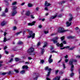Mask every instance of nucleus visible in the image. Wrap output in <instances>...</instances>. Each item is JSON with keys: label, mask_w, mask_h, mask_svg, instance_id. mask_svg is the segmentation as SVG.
Returning a JSON list of instances; mask_svg holds the SVG:
<instances>
[{"label": "nucleus", "mask_w": 80, "mask_h": 80, "mask_svg": "<svg viewBox=\"0 0 80 80\" xmlns=\"http://www.w3.org/2000/svg\"><path fill=\"white\" fill-rule=\"evenodd\" d=\"M41 45V43L40 42H39L37 44V46H39V45Z\"/></svg>", "instance_id": "nucleus-34"}, {"label": "nucleus", "mask_w": 80, "mask_h": 80, "mask_svg": "<svg viewBox=\"0 0 80 80\" xmlns=\"http://www.w3.org/2000/svg\"><path fill=\"white\" fill-rule=\"evenodd\" d=\"M5 12L6 13L8 12V9L7 8H6L5 10Z\"/></svg>", "instance_id": "nucleus-42"}, {"label": "nucleus", "mask_w": 80, "mask_h": 80, "mask_svg": "<svg viewBox=\"0 0 80 80\" xmlns=\"http://www.w3.org/2000/svg\"><path fill=\"white\" fill-rule=\"evenodd\" d=\"M44 33H45V34H47V33H48V31H44Z\"/></svg>", "instance_id": "nucleus-45"}, {"label": "nucleus", "mask_w": 80, "mask_h": 80, "mask_svg": "<svg viewBox=\"0 0 80 80\" xmlns=\"http://www.w3.org/2000/svg\"><path fill=\"white\" fill-rule=\"evenodd\" d=\"M22 69H25V68L27 69L28 68V66L26 65L23 66L22 67Z\"/></svg>", "instance_id": "nucleus-18"}, {"label": "nucleus", "mask_w": 80, "mask_h": 80, "mask_svg": "<svg viewBox=\"0 0 80 80\" xmlns=\"http://www.w3.org/2000/svg\"><path fill=\"white\" fill-rule=\"evenodd\" d=\"M12 5H17V2H13L12 4Z\"/></svg>", "instance_id": "nucleus-27"}, {"label": "nucleus", "mask_w": 80, "mask_h": 80, "mask_svg": "<svg viewBox=\"0 0 80 80\" xmlns=\"http://www.w3.org/2000/svg\"><path fill=\"white\" fill-rule=\"evenodd\" d=\"M59 38L58 37H56L52 39V40L53 41L54 43H57V40Z\"/></svg>", "instance_id": "nucleus-4"}, {"label": "nucleus", "mask_w": 80, "mask_h": 80, "mask_svg": "<svg viewBox=\"0 0 80 80\" xmlns=\"http://www.w3.org/2000/svg\"><path fill=\"white\" fill-rule=\"evenodd\" d=\"M5 52L6 54H8V52L7 51H5Z\"/></svg>", "instance_id": "nucleus-49"}, {"label": "nucleus", "mask_w": 80, "mask_h": 80, "mask_svg": "<svg viewBox=\"0 0 80 80\" xmlns=\"http://www.w3.org/2000/svg\"><path fill=\"white\" fill-rule=\"evenodd\" d=\"M64 57L65 58H68V55H66V56H64Z\"/></svg>", "instance_id": "nucleus-57"}, {"label": "nucleus", "mask_w": 80, "mask_h": 80, "mask_svg": "<svg viewBox=\"0 0 80 80\" xmlns=\"http://www.w3.org/2000/svg\"><path fill=\"white\" fill-rule=\"evenodd\" d=\"M22 33L21 31L16 33L15 34L16 35H20V33Z\"/></svg>", "instance_id": "nucleus-26"}, {"label": "nucleus", "mask_w": 80, "mask_h": 80, "mask_svg": "<svg viewBox=\"0 0 80 80\" xmlns=\"http://www.w3.org/2000/svg\"><path fill=\"white\" fill-rule=\"evenodd\" d=\"M74 38V37H73L72 36H68L67 37V38H68V39H70V38Z\"/></svg>", "instance_id": "nucleus-23"}, {"label": "nucleus", "mask_w": 80, "mask_h": 80, "mask_svg": "<svg viewBox=\"0 0 80 80\" xmlns=\"http://www.w3.org/2000/svg\"><path fill=\"white\" fill-rule=\"evenodd\" d=\"M38 27L39 28H42V25H39L38 26Z\"/></svg>", "instance_id": "nucleus-58"}, {"label": "nucleus", "mask_w": 80, "mask_h": 80, "mask_svg": "<svg viewBox=\"0 0 80 80\" xmlns=\"http://www.w3.org/2000/svg\"><path fill=\"white\" fill-rule=\"evenodd\" d=\"M56 45L58 47H63V43H61V44H60V43L58 42L56 44Z\"/></svg>", "instance_id": "nucleus-8"}, {"label": "nucleus", "mask_w": 80, "mask_h": 80, "mask_svg": "<svg viewBox=\"0 0 80 80\" xmlns=\"http://www.w3.org/2000/svg\"><path fill=\"white\" fill-rule=\"evenodd\" d=\"M52 55H51L48 59V61L49 63H51L53 62V60L52 59Z\"/></svg>", "instance_id": "nucleus-7"}, {"label": "nucleus", "mask_w": 80, "mask_h": 80, "mask_svg": "<svg viewBox=\"0 0 80 80\" xmlns=\"http://www.w3.org/2000/svg\"><path fill=\"white\" fill-rule=\"evenodd\" d=\"M30 11H28L26 13L25 15H26V16H30Z\"/></svg>", "instance_id": "nucleus-16"}, {"label": "nucleus", "mask_w": 80, "mask_h": 80, "mask_svg": "<svg viewBox=\"0 0 80 80\" xmlns=\"http://www.w3.org/2000/svg\"><path fill=\"white\" fill-rule=\"evenodd\" d=\"M50 74V72H48V74L47 75V77H49Z\"/></svg>", "instance_id": "nucleus-37"}, {"label": "nucleus", "mask_w": 80, "mask_h": 80, "mask_svg": "<svg viewBox=\"0 0 80 80\" xmlns=\"http://www.w3.org/2000/svg\"><path fill=\"white\" fill-rule=\"evenodd\" d=\"M61 39L62 41L63 40L65 39V36H63L61 38Z\"/></svg>", "instance_id": "nucleus-30"}, {"label": "nucleus", "mask_w": 80, "mask_h": 80, "mask_svg": "<svg viewBox=\"0 0 80 80\" xmlns=\"http://www.w3.org/2000/svg\"><path fill=\"white\" fill-rule=\"evenodd\" d=\"M70 47H69V46H67V47H64V48H69Z\"/></svg>", "instance_id": "nucleus-46"}, {"label": "nucleus", "mask_w": 80, "mask_h": 80, "mask_svg": "<svg viewBox=\"0 0 80 80\" xmlns=\"http://www.w3.org/2000/svg\"><path fill=\"white\" fill-rule=\"evenodd\" d=\"M14 71L15 72H16L17 73H18L19 72L18 70L17 69H15Z\"/></svg>", "instance_id": "nucleus-31"}, {"label": "nucleus", "mask_w": 80, "mask_h": 80, "mask_svg": "<svg viewBox=\"0 0 80 80\" xmlns=\"http://www.w3.org/2000/svg\"><path fill=\"white\" fill-rule=\"evenodd\" d=\"M36 11H38V10H39V8L38 7L36 8Z\"/></svg>", "instance_id": "nucleus-48"}, {"label": "nucleus", "mask_w": 80, "mask_h": 80, "mask_svg": "<svg viewBox=\"0 0 80 80\" xmlns=\"http://www.w3.org/2000/svg\"><path fill=\"white\" fill-rule=\"evenodd\" d=\"M63 72H60V75H62V74H63Z\"/></svg>", "instance_id": "nucleus-56"}, {"label": "nucleus", "mask_w": 80, "mask_h": 80, "mask_svg": "<svg viewBox=\"0 0 80 80\" xmlns=\"http://www.w3.org/2000/svg\"><path fill=\"white\" fill-rule=\"evenodd\" d=\"M72 24V22H66V24L67 25L66 27H70V25H71V24Z\"/></svg>", "instance_id": "nucleus-9"}, {"label": "nucleus", "mask_w": 80, "mask_h": 80, "mask_svg": "<svg viewBox=\"0 0 80 80\" xmlns=\"http://www.w3.org/2000/svg\"><path fill=\"white\" fill-rule=\"evenodd\" d=\"M16 9H17V7H16V6H14L12 7V11L16 10H15Z\"/></svg>", "instance_id": "nucleus-20"}, {"label": "nucleus", "mask_w": 80, "mask_h": 80, "mask_svg": "<svg viewBox=\"0 0 80 80\" xmlns=\"http://www.w3.org/2000/svg\"><path fill=\"white\" fill-rule=\"evenodd\" d=\"M48 71H49V72H50V71H51L52 70V69H51V68H48Z\"/></svg>", "instance_id": "nucleus-54"}, {"label": "nucleus", "mask_w": 80, "mask_h": 80, "mask_svg": "<svg viewBox=\"0 0 80 80\" xmlns=\"http://www.w3.org/2000/svg\"><path fill=\"white\" fill-rule=\"evenodd\" d=\"M25 70H22L20 72V73H21V74H23V73H25Z\"/></svg>", "instance_id": "nucleus-25"}, {"label": "nucleus", "mask_w": 80, "mask_h": 80, "mask_svg": "<svg viewBox=\"0 0 80 80\" xmlns=\"http://www.w3.org/2000/svg\"><path fill=\"white\" fill-rule=\"evenodd\" d=\"M28 6L29 7H33V5L31 3H29L28 5Z\"/></svg>", "instance_id": "nucleus-24"}, {"label": "nucleus", "mask_w": 80, "mask_h": 80, "mask_svg": "<svg viewBox=\"0 0 80 80\" xmlns=\"http://www.w3.org/2000/svg\"><path fill=\"white\" fill-rule=\"evenodd\" d=\"M63 69H65V68H66V67H65V65L64 64H63Z\"/></svg>", "instance_id": "nucleus-51"}, {"label": "nucleus", "mask_w": 80, "mask_h": 80, "mask_svg": "<svg viewBox=\"0 0 80 80\" xmlns=\"http://www.w3.org/2000/svg\"><path fill=\"white\" fill-rule=\"evenodd\" d=\"M45 5L46 6V7H48L49 6H50V5H51V4L48 3L47 1H46L45 2Z\"/></svg>", "instance_id": "nucleus-13"}, {"label": "nucleus", "mask_w": 80, "mask_h": 80, "mask_svg": "<svg viewBox=\"0 0 80 80\" xmlns=\"http://www.w3.org/2000/svg\"><path fill=\"white\" fill-rule=\"evenodd\" d=\"M73 48H74V47L71 48H69V50H73Z\"/></svg>", "instance_id": "nucleus-43"}, {"label": "nucleus", "mask_w": 80, "mask_h": 80, "mask_svg": "<svg viewBox=\"0 0 80 80\" xmlns=\"http://www.w3.org/2000/svg\"><path fill=\"white\" fill-rule=\"evenodd\" d=\"M74 74L73 73H71L70 74V76H71V77H72L73 76Z\"/></svg>", "instance_id": "nucleus-52"}, {"label": "nucleus", "mask_w": 80, "mask_h": 80, "mask_svg": "<svg viewBox=\"0 0 80 80\" xmlns=\"http://www.w3.org/2000/svg\"><path fill=\"white\" fill-rule=\"evenodd\" d=\"M48 67H46L45 68V70H48Z\"/></svg>", "instance_id": "nucleus-55"}, {"label": "nucleus", "mask_w": 80, "mask_h": 80, "mask_svg": "<svg viewBox=\"0 0 80 80\" xmlns=\"http://www.w3.org/2000/svg\"><path fill=\"white\" fill-rule=\"evenodd\" d=\"M15 60L16 62H18V61H19V60H20V59L18 58H16L15 59Z\"/></svg>", "instance_id": "nucleus-29"}, {"label": "nucleus", "mask_w": 80, "mask_h": 80, "mask_svg": "<svg viewBox=\"0 0 80 80\" xmlns=\"http://www.w3.org/2000/svg\"><path fill=\"white\" fill-rule=\"evenodd\" d=\"M56 17H57V15H56L54 16H51L50 17V19L51 20H53V19H54L55 18H56Z\"/></svg>", "instance_id": "nucleus-15"}, {"label": "nucleus", "mask_w": 80, "mask_h": 80, "mask_svg": "<svg viewBox=\"0 0 80 80\" xmlns=\"http://www.w3.org/2000/svg\"><path fill=\"white\" fill-rule=\"evenodd\" d=\"M69 15L70 17V18L69 19V21L70 22L72 20V19H73V16L71 14H69Z\"/></svg>", "instance_id": "nucleus-11"}, {"label": "nucleus", "mask_w": 80, "mask_h": 80, "mask_svg": "<svg viewBox=\"0 0 80 80\" xmlns=\"http://www.w3.org/2000/svg\"><path fill=\"white\" fill-rule=\"evenodd\" d=\"M73 62H77V60H75L73 59H71L69 62V65H71V69L72 72L73 70V68H74V66L73 65Z\"/></svg>", "instance_id": "nucleus-2"}, {"label": "nucleus", "mask_w": 80, "mask_h": 80, "mask_svg": "<svg viewBox=\"0 0 80 80\" xmlns=\"http://www.w3.org/2000/svg\"><path fill=\"white\" fill-rule=\"evenodd\" d=\"M17 13V12L16 10L12 11L11 12V15L12 16H15Z\"/></svg>", "instance_id": "nucleus-6"}, {"label": "nucleus", "mask_w": 80, "mask_h": 80, "mask_svg": "<svg viewBox=\"0 0 80 80\" xmlns=\"http://www.w3.org/2000/svg\"><path fill=\"white\" fill-rule=\"evenodd\" d=\"M25 12V10H23L21 12V13L22 15H23V13H24V12Z\"/></svg>", "instance_id": "nucleus-44"}, {"label": "nucleus", "mask_w": 80, "mask_h": 80, "mask_svg": "<svg viewBox=\"0 0 80 80\" xmlns=\"http://www.w3.org/2000/svg\"><path fill=\"white\" fill-rule=\"evenodd\" d=\"M25 2H23L21 4H20V5H21V6H23V5H25Z\"/></svg>", "instance_id": "nucleus-39"}, {"label": "nucleus", "mask_w": 80, "mask_h": 80, "mask_svg": "<svg viewBox=\"0 0 80 80\" xmlns=\"http://www.w3.org/2000/svg\"><path fill=\"white\" fill-rule=\"evenodd\" d=\"M68 31H69L68 30H64L63 28H60L58 29V33H63L64 32H67Z\"/></svg>", "instance_id": "nucleus-3"}, {"label": "nucleus", "mask_w": 80, "mask_h": 80, "mask_svg": "<svg viewBox=\"0 0 80 80\" xmlns=\"http://www.w3.org/2000/svg\"><path fill=\"white\" fill-rule=\"evenodd\" d=\"M8 0H4V2H6V5H9V3L8 2Z\"/></svg>", "instance_id": "nucleus-21"}, {"label": "nucleus", "mask_w": 80, "mask_h": 80, "mask_svg": "<svg viewBox=\"0 0 80 80\" xmlns=\"http://www.w3.org/2000/svg\"><path fill=\"white\" fill-rule=\"evenodd\" d=\"M40 63H44V60H42L40 61Z\"/></svg>", "instance_id": "nucleus-35"}, {"label": "nucleus", "mask_w": 80, "mask_h": 80, "mask_svg": "<svg viewBox=\"0 0 80 80\" xmlns=\"http://www.w3.org/2000/svg\"><path fill=\"white\" fill-rule=\"evenodd\" d=\"M68 61H69V60L68 59H66L65 60V62L66 63H67V62H68Z\"/></svg>", "instance_id": "nucleus-36"}, {"label": "nucleus", "mask_w": 80, "mask_h": 80, "mask_svg": "<svg viewBox=\"0 0 80 80\" xmlns=\"http://www.w3.org/2000/svg\"><path fill=\"white\" fill-rule=\"evenodd\" d=\"M36 22L35 21H33L32 23H28V25L29 26H32V25H34Z\"/></svg>", "instance_id": "nucleus-12"}, {"label": "nucleus", "mask_w": 80, "mask_h": 80, "mask_svg": "<svg viewBox=\"0 0 80 80\" xmlns=\"http://www.w3.org/2000/svg\"><path fill=\"white\" fill-rule=\"evenodd\" d=\"M7 47L5 46L4 48V50H5L6 49H7Z\"/></svg>", "instance_id": "nucleus-61"}, {"label": "nucleus", "mask_w": 80, "mask_h": 80, "mask_svg": "<svg viewBox=\"0 0 80 80\" xmlns=\"http://www.w3.org/2000/svg\"><path fill=\"white\" fill-rule=\"evenodd\" d=\"M60 77L57 76L55 78L53 79V80H60Z\"/></svg>", "instance_id": "nucleus-14"}, {"label": "nucleus", "mask_w": 80, "mask_h": 80, "mask_svg": "<svg viewBox=\"0 0 80 80\" xmlns=\"http://www.w3.org/2000/svg\"><path fill=\"white\" fill-rule=\"evenodd\" d=\"M58 72V70H57L55 71V73L56 74H57Z\"/></svg>", "instance_id": "nucleus-47"}, {"label": "nucleus", "mask_w": 80, "mask_h": 80, "mask_svg": "<svg viewBox=\"0 0 80 80\" xmlns=\"http://www.w3.org/2000/svg\"><path fill=\"white\" fill-rule=\"evenodd\" d=\"M65 2H66V1H62V2L61 3V4H63V3H65Z\"/></svg>", "instance_id": "nucleus-40"}, {"label": "nucleus", "mask_w": 80, "mask_h": 80, "mask_svg": "<svg viewBox=\"0 0 80 80\" xmlns=\"http://www.w3.org/2000/svg\"><path fill=\"white\" fill-rule=\"evenodd\" d=\"M25 32H29V34L30 35V36H28V38H31L32 37V38H34L35 37V33H33L32 31H30V30L27 29H26L25 30Z\"/></svg>", "instance_id": "nucleus-1"}, {"label": "nucleus", "mask_w": 80, "mask_h": 80, "mask_svg": "<svg viewBox=\"0 0 80 80\" xmlns=\"http://www.w3.org/2000/svg\"><path fill=\"white\" fill-rule=\"evenodd\" d=\"M46 79L47 80H51L50 79V78H46Z\"/></svg>", "instance_id": "nucleus-62"}, {"label": "nucleus", "mask_w": 80, "mask_h": 80, "mask_svg": "<svg viewBox=\"0 0 80 80\" xmlns=\"http://www.w3.org/2000/svg\"><path fill=\"white\" fill-rule=\"evenodd\" d=\"M6 35H7V33H6V32H4V36H6Z\"/></svg>", "instance_id": "nucleus-64"}, {"label": "nucleus", "mask_w": 80, "mask_h": 80, "mask_svg": "<svg viewBox=\"0 0 80 80\" xmlns=\"http://www.w3.org/2000/svg\"><path fill=\"white\" fill-rule=\"evenodd\" d=\"M34 75H35V76H36V77L34 78V80H37V78H38V77L39 76V74H38V73H35L34 74Z\"/></svg>", "instance_id": "nucleus-10"}, {"label": "nucleus", "mask_w": 80, "mask_h": 80, "mask_svg": "<svg viewBox=\"0 0 80 80\" xmlns=\"http://www.w3.org/2000/svg\"><path fill=\"white\" fill-rule=\"evenodd\" d=\"M31 17L32 18H35V17L33 16V15H31Z\"/></svg>", "instance_id": "nucleus-50"}, {"label": "nucleus", "mask_w": 80, "mask_h": 80, "mask_svg": "<svg viewBox=\"0 0 80 80\" xmlns=\"http://www.w3.org/2000/svg\"><path fill=\"white\" fill-rule=\"evenodd\" d=\"M44 45L43 46V48H45V47H47V43L46 42H45L44 43Z\"/></svg>", "instance_id": "nucleus-28"}, {"label": "nucleus", "mask_w": 80, "mask_h": 80, "mask_svg": "<svg viewBox=\"0 0 80 80\" xmlns=\"http://www.w3.org/2000/svg\"><path fill=\"white\" fill-rule=\"evenodd\" d=\"M18 45H22V44H23V42L21 41H20L18 42Z\"/></svg>", "instance_id": "nucleus-22"}, {"label": "nucleus", "mask_w": 80, "mask_h": 80, "mask_svg": "<svg viewBox=\"0 0 80 80\" xmlns=\"http://www.w3.org/2000/svg\"><path fill=\"white\" fill-rule=\"evenodd\" d=\"M8 40H10V39H7V38H4V40H3V42H6V41H7Z\"/></svg>", "instance_id": "nucleus-19"}, {"label": "nucleus", "mask_w": 80, "mask_h": 80, "mask_svg": "<svg viewBox=\"0 0 80 80\" xmlns=\"http://www.w3.org/2000/svg\"><path fill=\"white\" fill-rule=\"evenodd\" d=\"M41 53H42V54H43V52H44V49L41 48Z\"/></svg>", "instance_id": "nucleus-32"}, {"label": "nucleus", "mask_w": 80, "mask_h": 80, "mask_svg": "<svg viewBox=\"0 0 80 80\" xmlns=\"http://www.w3.org/2000/svg\"><path fill=\"white\" fill-rule=\"evenodd\" d=\"M12 61H13V59H11L10 61L9 62H12Z\"/></svg>", "instance_id": "nucleus-59"}, {"label": "nucleus", "mask_w": 80, "mask_h": 80, "mask_svg": "<svg viewBox=\"0 0 80 80\" xmlns=\"http://www.w3.org/2000/svg\"><path fill=\"white\" fill-rule=\"evenodd\" d=\"M51 52L52 53H57V52H56L55 51V50H54L51 51Z\"/></svg>", "instance_id": "nucleus-33"}, {"label": "nucleus", "mask_w": 80, "mask_h": 80, "mask_svg": "<svg viewBox=\"0 0 80 80\" xmlns=\"http://www.w3.org/2000/svg\"><path fill=\"white\" fill-rule=\"evenodd\" d=\"M5 24H6V22L5 21H3L1 23V26H4V25H5Z\"/></svg>", "instance_id": "nucleus-17"}, {"label": "nucleus", "mask_w": 80, "mask_h": 80, "mask_svg": "<svg viewBox=\"0 0 80 80\" xmlns=\"http://www.w3.org/2000/svg\"><path fill=\"white\" fill-rule=\"evenodd\" d=\"M33 51H34V48H31L28 50L27 52L28 53H32V52H33Z\"/></svg>", "instance_id": "nucleus-5"}, {"label": "nucleus", "mask_w": 80, "mask_h": 80, "mask_svg": "<svg viewBox=\"0 0 80 80\" xmlns=\"http://www.w3.org/2000/svg\"><path fill=\"white\" fill-rule=\"evenodd\" d=\"M16 29H17V27H13V30H16Z\"/></svg>", "instance_id": "nucleus-41"}, {"label": "nucleus", "mask_w": 80, "mask_h": 80, "mask_svg": "<svg viewBox=\"0 0 80 80\" xmlns=\"http://www.w3.org/2000/svg\"><path fill=\"white\" fill-rule=\"evenodd\" d=\"M45 10H46V11H48V8L47 7H46L45 8Z\"/></svg>", "instance_id": "nucleus-38"}, {"label": "nucleus", "mask_w": 80, "mask_h": 80, "mask_svg": "<svg viewBox=\"0 0 80 80\" xmlns=\"http://www.w3.org/2000/svg\"><path fill=\"white\" fill-rule=\"evenodd\" d=\"M6 74V72H3L2 74V75H5Z\"/></svg>", "instance_id": "nucleus-63"}, {"label": "nucleus", "mask_w": 80, "mask_h": 80, "mask_svg": "<svg viewBox=\"0 0 80 80\" xmlns=\"http://www.w3.org/2000/svg\"><path fill=\"white\" fill-rule=\"evenodd\" d=\"M63 43L64 44H66L67 43L66 42V41H64L63 42Z\"/></svg>", "instance_id": "nucleus-53"}, {"label": "nucleus", "mask_w": 80, "mask_h": 80, "mask_svg": "<svg viewBox=\"0 0 80 80\" xmlns=\"http://www.w3.org/2000/svg\"><path fill=\"white\" fill-rule=\"evenodd\" d=\"M79 29V28H78V27H76L75 28V30H78Z\"/></svg>", "instance_id": "nucleus-60"}]
</instances>
